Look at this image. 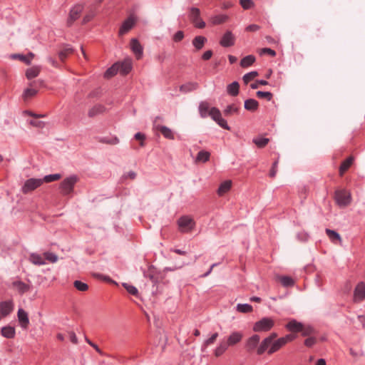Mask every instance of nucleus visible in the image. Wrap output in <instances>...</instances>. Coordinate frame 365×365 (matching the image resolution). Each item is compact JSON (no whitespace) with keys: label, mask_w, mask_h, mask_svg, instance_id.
I'll return each instance as SVG.
<instances>
[{"label":"nucleus","mask_w":365,"mask_h":365,"mask_svg":"<svg viewBox=\"0 0 365 365\" xmlns=\"http://www.w3.org/2000/svg\"><path fill=\"white\" fill-rule=\"evenodd\" d=\"M200 11L199 9L192 7L190 9V19L194 25L199 28L203 29L205 26V23L200 19Z\"/></svg>","instance_id":"nucleus-8"},{"label":"nucleus","mask_w":365,"mask_h":365,"mask_svg":"<svg viewBox=\"0 0 365 365\" xmlns=\"http://www.w3.org/2000/svg\"><path fill=\"white\" fill-rule=\"evenodd\" d=\"M238 113V108L235 105L228 106L226 109L224 110V113L226 115H231L234 113Z\"/></svg>","instance_id":"nucleus-52"},{"label":"nucleus","mask_w":365,"mask_h":365,"mask_svg":"<svg viewBox=\"0 0 365 365\" xmlns=\"http://www.w3.org/2000/svg\"><path fill=\"white\" fill-rule=\"evenodd\" d=\"M253 143L259 148L265 147L269 142V139L267 138H255Z\"/></svg>","instance_id":"nucleus-40"},{"label":"nucleus","mask_w":365,"mask_h":365,"mask_svg":"<svg viewBox=\"0 0 365 365\" xmlns=\"http://www.w3.org/2000/svg\"><path fill=\"white\" fill-rule=\"evenodd\" d=\"M117 64L119 65L118 71L123 75L128 74L132 68V61L130 59H126L123 62H118Z\"/></svg>","instance_id":"nucleus-21"},{"label":"nucleus","mask_w":365,"mask_h":365,"mask_svg":"<svg viewBox=\"0 0 365 365\" xmlns=\"http://www.w3.org/2000/svg\"><path fill=\"white\" fill-rule=\"evenodd\" d=\"M209 115L222 128L228 130L230 129L227 121L222 118V114L219 109L215 107L211 108L209 112Z\"/></svg>","instance_id":"nucleus-6"},{"label":"nucleus","mask_w":365,"mask_h":365,"mask_svg":"<svg viewBox=\"0 0 365 365\" xmlns=\"http://www.w3.org/2000/svg\"><path fill=\"white\" fill-rule=\"evenodd\" d=\"M260 29L259 26L257 24H251L246 27V31L250 32H255Z\"/></svg>","instance_id":"nucleus-63"},{"label":"nucleus","mask_w":365,"mask_h":365,"mask_svg":"<svg viewBox=\"0 0 365 365\" xmlns=\"http://www.w3.org/2000/svg\"><path fill=\"white\" fill-rule=\"evenodd\" d=\"M41 67L38 66L28 68L26 71V77L29 80L37 77L41 72Z\"/></svg>","instance_id":"nucleus-25"},{"label":"nucleus","mask_w":365,"mask_h":365,"mask_svg":"<svg viewBox=\"0 0 365 365\" xmlns=\"http://www.w3.org/2000/svg\"><path fill=\"white\" fill-rule=\"evenodd\" d=\"M123 286L130 294L138 296V291L136 287L127 283H123Z\"/></svg>","instance_id":"nucleus-50"},{"label":"nucleus","mask_w":365,"mask_h":365,"mask_svg":"<svg viewBox=\"0 0 365 365\" xmlns=\"http://www.w3.org/2000/svg\"><path fill=\"white\" fill-rule=\"evenodd\" d=\"M334 197L340 207H346L351 203V194L345 190H336Z\"/></svg>","instance_id":"nucleus-5"},{"label":"nucleus","mask_w":365,"mask_h":365,"mask_svg":"<svg viewBox=\"0 0 365 365\" xmlns=\"http://www.w3.org/2000/svg\"><path fill=\"white\" fill-rule=\"evenodd\" d=\"M210 156V153L205 150L200 151L196 157L195 163H205L209 160Z\"/></svg>","instance_id":"nucleus-31"},{"label":"nucleus","mask_w":365,"mask_h":365,"mask_svg":"<svg viewBox=\"0 0 365 365\" xmlns=\"http://www.w3.org/2000/svg\"><path fill=\"white\" fill-rule=\"evenodd\" d=\"M1 334L8 339H12L15 336V329L13 327L7 326L1 329Z\"/></svg>","instance_id":"nucleus-34"},{"label":"nucleus","mask_w":365,"mask_h":365,"mask_svg":"<svg viewBox=\"0 0 365 365\" xmlns=\"http://www.w3.org/2000/svg\"><path fill=\"white\" fill-rule=\"evenodd\" d=\"M242 336L243 335L241 332L234 331L228 336L226 344L228 346H235L242 340Z\"/></svg>","instance_id":"nucleus-20"},{"label":"nucleus","mask_w":365,"mask_h":365,"mask_svg":"<svg viewBox=\"0 0 365 365\" xmlns=\"http://www.w3.org/2000/svg\"><path fill=\"white\" fill-rule=\"evenodd\" d=\"M78 181L76 175H71L65 178L60 184V191L63 195H68L73 192L74 185Z\"/></svg>","instance_id":"nucleus-2"},{"label":"nucleus","mask_w":365,"mask_h":365,"mask_svg":"<svg viewBox=\"0 0 365 365\" xmlns=\"http://www.w3.org/2000/svg\"><path fill=\"white\" fill-rule=\"evenodd\" d=\"M232 182L230 180H227L222 182L219 188L217 190V193L220 197L225 195L232 188Z\"/></svg>","instance_id":"nucleus-19"},{"label":"nucleus","mask_w":365,"mask_h":365,"mask_svg":"<svg viewBox=\"0 0 365 365\" xmlns=\"http://www.w3.org/2000/svg\"><path fill=\"white\" fill-rule=\"evenodd\" d=\"M130 48L134 54L135 55L136 58L138 59H140L143 55V47L137 39H131Z\"/></svg>","instance_id":"nucleus-18"},{"label":"nucleus","mask_w":365,"mask_h":365,"mask_svg":"<svg viewBox=\"0 0 365 365\" xmlns=\"http://www.w3.org/2000/svg\"><path fill=\"white\" fill-rule=\"evenodd\" d=\"M235 36L231 31H227L222 36L220 43L223 47H230L235 44Z\"/></svg>","instance_id":"nucleus-14"},{"label":"nucleus","mask_w":365,"mask_h":365,"mask_svg":"<svg viewBox=\"0 0 365 365\" xmlns=\"http://www.w3.org/2000/svg\"><path fill=\"white\" fill-rule=\"evenodd\" d=\"M365 299V284L360 282L357 284L354 290V300L362 301Z\"/></svg>","instance_id":"nucleus-17"},{"label":"nucleus","mask_w":365,"mask_h":365,"mask_svg":"<svg viewBox=\"0 0 365 365\" xmlns=\"http://www.w3.org/2000/svg\"><path fill=\"white\" fill-rule=\"evenodd\" d=\"M258 108V102L255 100V99H248V100H246L245 102V108L248 110H251V111H254V110H256Z\"/></svg>","instance_id":"nucleus-35"},{"label":"nucleus","mask_w":365,"mask_h":365,"mask_svg":"<svg viewBox=\"0 0 365 365\" xmlns=\"http://www.w3.org/2000/svg\"><path fill=\"white\" fill-rule=\"evenodd\" d=\"M302 335L304 336H310L315 333L314 329L309 325H304L302 324V328L300 330Z\"/></svg>","instance_id":"nucleus-38"},{"label":"nucleus","mask_w":365,"mask_h":365,"mask_svg":"<svg viewBox=\"0 0 365 365\" xmlns=\"http://www.w3.org/2000/svg\"><path fill=\"white\" fill-rule=\"evenodd\" d=\"M257 76H258V73L257 71H251L250 73H246L243 76V81L245 84H247L249 82L252 81Z\"/></svg>","instance_id":"nucleus-46"},{"label":"nucleus","mask_w":365,"mask_h":365,"mask_svg":"<svg viewBox=\"0 0 365 365\" xmlns=\"http://www.w3.org/2000/svg\"><path fill=\"white\" fill-rule=\"evenodd\" d=\"M237 310L242 313H248L252 311V307L248 304H238Z\"/></svg>","instance_id":"nucleus-44"},{"label":"nucleus","mask_w":365,"mask_h":365,"mask_svg":"<svg viewBox=\"0 0 365 365\" xmlns=\"http://www.w3.org/2000/svg\"><path fill=\"white\" fill-rule=\"evenodd\" d=\"M210 110V105L207 102L202 101L200 103L199 112L202 118H205L209 115Z\"/></svg>","instance_id":"nucleus-30"},{"label":"nucleus","mask_w":365,"mask_h":365,"mask_svg":"<svg viewBox=\"0 0 365 365\" xmlns=\"http://www.w3.org/2000/svg\"><path fill=\"white\" fill-rule=\"evenodd\" d=\"M43 258L49 261L50 262L54 263L58 260V256L52 252H46L43 253Z\"/></svg>","instance_id":"nucleus-48"},{"label":"nucleus","mask_w":365,"mask_h":365,"mask_svg":"<svg viewBox=\"0 0 365 365\" xmlns=\"http://www.w3.org/2000/svg\"><path fill=\"white\" fill-rule=\"evenodd\" d=\"M239 83L237 82H233L227 86V93L231 96H235L239 93Z\"/></svg>","instance_id":"nucleus-39"},{"label":"nucleus","mask_w":365,"mask_h":365,"mask_svg":"<svg viewBox=\"0 0 365 365\" xmlns=\"http://www.w3.org/2000/svg\"><path fill=\"white\" fill-rule=\"evenodd\" d=\"M296 336L293 334H287L284 337H281L274 341H273L269 348L267 349V354L272 355L274 353L279 351L282 346H284L287 343L293 341L295 339Z\"/></svg>","instance_id":"nucleus-1"},{"label":"nucleus","mask_w":365,"mask_h":365,"mask_svg":"<svg viewBox=\"0 0 365 365\" xmlns=\"http://www.w3.org/2000/svg\"><path fill=\"white\" fill-rule=\"evenodd\" d=\"M135 138L140 141V146H144L145 135L141 133H137L135 135Z\"/></svg>","instance_id":"nucleus-61"},{"label":"nucleus","mask_w":365,"mask_h":365,"mask_svg":"<svg viewBox=\"0 0 365 365\" xmlns=\"http://www.w3.org/2000/svg\"><path fill=\"white\" fill-rule=\"evenodd\" d=\"M354 162V158L352 156L349 157L344 162H342L341 165L339 167V175L342 176L344 173L348 170V169L351 167Z\"/></svg>","instance_id":"nucleus-27"},{"label":"nucleus","mask_w":365,"mask_h":365,"mask_svg":"<svg viewBox=\"0 0 365 365\" xmlns=\"http://www.w3.org/2000/svg\"><path fill=\"white\" fill-rule=\"evenodd\" d=\"M255 61V57L252 55H249L243 58L240 61V66L243 68H247L251 66Z\"/></svg>","instance_id":"nucleus-37"},{"label":"nucleus","mask_w":365,"mask_h":365,"mask_svg":"<svg viewBox=\"0 0 365 365\" xmlns=\"http://www.w3.org/2000/svg\"><path fill=\"white\" fill-rule=\"evenodd\" d=\"M263 53H267L272 56H274L276 53L274 50L269 48H264L261 50V54Z\"/></svg>","instance_id":"nucleus-64"},{"label":"nucleus","mask_w":365,"mask_h":365,"mask_svg":"<svg viewBox=\"0 0 365 365\" xmlns=\"http://www.w3.org/2000/svg\"><path fill=\"white\" fill-rule=\"evenodd\" d=\"M286 328L292 332H300V330L302 328V323L299 322L295 319H292L286 324Z\"/></svg>","instance_id":"nucleus-23"},{"label":"nucleus","mask_w":365,"mask_h":365,"mask_svg":"<svg viewBox=\"0 0 365 365\" xmlns=\"http://www.w3.org/2000/svg\"><path fill=\"white\" fill-rule=\"evenodd\" d=\"M155 128L159 130L165 138L170 140L174 139V134L169 128L164 125H155Z\"/></svg>","instance_id":"nucleus-22"},{"label":"nucleus","mask_w":365,"mask_h":365,"mask_svg":"<svg viewBox=\"0 0 365 365\" xmlns=\"http://www.w3.org/2000/svg\"><path fill=\"white\" fill-rule=\"evenodd\" d=\"M229 19L228 16L225 14L216 15L210 19V21L214 25L222 24Z\"/></svg>","instance_id":"nucleus-32"},{"label":"nucleus","mask_w":365,"mask_h":365,"mask_svg":"<svg viewBox=\"0 0 365 365\" xmlns=\"http://www.w3.org/2000/svg\"><path fill=\"white\" fill-rule=\"evenodd\" d=\"M268 84V82L266 81H264V80H261V81H257V82L254 83H252L250 85V87L252 88V89H257L259 88V86L260 85H267Z\"/></svg>","instance_id":"nucleus-60"},{"label":"nucleus","mask_w":365,"mask_h":365,"mask_svg":"<svg viewBox=\"0 0 365 365\" xmlns=\"http://www.w3.org/2000/svg\"><path fill=\"white\" fill-rule=\"evenodd\" d=\"M135 19L133 16L128 18L122 24L119 30V35L123 36L128 32L135 25Z\"/></svg>","instance_id":"nucleus-12"},{"label":"nucleus","mask_w":365,"mask_h":365,"mask_svg":"<svg viewBox=\"0 0 365 365\" xmlns=\"http://www.w3.org/2000/svg\"><path fill=\"white\" fill-rule=\"evenodd\" d=\"M14 309L12 302H3L0 303V319L9 315Z\"/></svg>","instance_id":"nucleus-13"},{"label":"nucleus","mask_w":365,"mask_h":365,"mask_svg":"<svg viewBox=\"0 0 365 365\" xmlns=\"http://www.w3.org/2000/svg\"><path fill=\"white\" fill-rule=\"evenodd\" d=\"M119 70V65L115 63L110 68H109L105 73V76L106 78H110L115 75Z\"/></svg>","instance_id":"nucleus-42"},{"label":"nucleus","mask_w":365,"mask_h":365,"mask_svg":"<svg viewBox=\"0 0 365 365\" xmlns=\"http://www.w3.org/2000/svg\"><path fill=\"white\" fill-rule=\"evenodd\" d=\"M178 225L181 232H190L193 230L195 222L191 217L183 216L178 220Z\"/></svg>","instance_id":"nucleus-4"},{"label":"nucleus","mask_w":365,"mask_h":365,"mask_svg":"<svg viewBox=\"0 0 365 365\" xmlns=\"http://www.w3.org/2000/svg\"><path fill=\"white\" fill-rule=\"evenodd\" d=\"M240 4L245 9H248L252 7L253 3L251 0H240Z\"/></svg>","instance_id":"nucleus-58"},{"label":"nucleus","mask_w":365,"mask_h":365,"mask_svg":"<svg viewBox=\"0 0 365 365\" xmlns=\"http://www.w3.org/2000/svg\"><path fill=\"white\" fill-rule=\"evenodd\" d=\"M73 285L78 290L81 291V292H85V291L88 290V286L87 284L82 282L81 281H78V280H76L73 282Z\"/></svg>","instance_id":"nucleus-49"},{"label":"nucleus","mask_w":365,"mask_h":365,"mask_svg":"<svg viewBox=\"0 0 365 365\" xmlns=\"http://www.w3.org/2000/svg\"><path fill=\"white\" fill-rule=\"evenodd\" d=\"M198 87V83L195 82H188L180 86V91L183 93H187L192 91L197 90Z\"/></svg>","instance_id":"nucleus-24"},{"label":"nucleus","mask_w":365,"mask_h":365,"mask_svg":"<svg viewBox=\"0 0 365 365\" xmlns=\"http://www.w3.org/2000/svg\"><path fill=\"white\" fill-rule=\"evenodd\" d=\"M83 6L82 4H77L71 9L68 19V24L69 25H71L74 21H76L80 16V14L83 11Z\"/></svg>","instance_id":"nucleus-11"},{"label":"nucleus","mask_w":365,"mask_h":365,"mask_svg":"<svg viewBox=\"0 0 365 365\" xmlns=\"http://www.w3.org/2000/svg\"><path fill=\"white\" fill-rule=\"evenodd\" d=\"M256 96L259 98H265L267 101H270L272 98V94L267 91H257Z\"/></svg>","instance_id":"nucleus-53"},{"label":"nucleus","mask_w":365,"mask_h":365,"mask_svg":"<svg viewBox=\"0 0 365 365\" xmlns=\"http://www.w3.org/2000/svg\"><path fill=\"white\" fill-rule=\"evenodd\" d=\"M184 38V34L182 31H179L175 34L173 36V41L175 42H179L182 41Z\"/></svg>","instance_id":"nucleus-59"},{"label":"nucleus","mask_w":365,"mask_h":365,"mask_svg":"<svg viewBox=\"0 0 365 365\" xmlns=\"http://www.w3.org/2000/svg\"><path fill=\"white\" fill-rule=\"evenodd\" d=\"M100 142H101L103 143H106V144L116 145L119 143V140L116 137L111 138H103L100 140Z\"/></svg>","instance_id":"nucleus-54"},{"label":"nucleus","mask_w":365,"mask_h":365,"mask_svg":"<svg viewBox=\"0 0 365 365\" xmlns=\"http://www.w3.org/2000/svg\"><path fill=\"white\" fill-rule=\"evenodd\" d=\"M61 175L60 174H52V175H46L41 180H43V182H51L53 181L58 180L59 179H61Z\"/></svg>","instance_id":"nucleus-47"},{"label":"nucleus","mask_w":365,"mask_h":365,"mask_svg":"<svg viewBox=\"0 0 365 365\" xmlns=\"http://www.w3.org/2000/svg\"><path fill=\"white\" fill-rule=\"evenodd\" d=\"M277 279L284 287H291L294 285V280L289 277L279 276Z\"/></svg>","instance_id":"nucleus-41"},{"label":"nucleus","mask_w":365,"mask_h":365,"mask_svg":"<svg viewBox=\"0 0 365 365\" xmlns=\"http://www.w3.org/2000/svg\"><path fill=\"white\" fill-rule=\"evenodd\" d=\"M277 337V333H272L269 336L264 338L259 345V347L257 349V354L258 355H262V354H264L269 348V346L271 345V344L275 341L274 339Z\"/></svg>","instance_id":"nucleus-7"},{"label":"nucleus","mask_w":365,"mask_h":365,"mask_svg":"<svg viewBox=\"0 0 365 365\" xmlns=\"http://www.w3.org/2000/svg\"><path fill=\"white\" fill-rule=\"evenodd\" d=\"M135 177H136V173L134 171H129L128 173H125L123 176V178L124 179H130V180L135 179Z\"/></svg>","instance_id":"nucleus-62"},{"label":"nucleus","mask_w":365,"mask_h":365,"mask_svg":"<svg viewBox=\"0 0 365 365\" xmlns=\"http://www.w3.org/2000/svg\"><path fill=\"white\" fill-rule=\"evenodd\" d=\"M317 342V339L313 336H308L304 341V345L307 347H312Z\"/></svg>","instance_id":"nucleus-56"},{"label":"nucleus","mask_w":365,"mask_h":365,"mask_svg":"<svg viewBox=\"0 0 365 365\" xmlns=\"http://www.w3.org/2000/svg\"><path fill=\"white\" fill-rule=\"evenodd\" d=\"M13 287L21 294H24L29 290V286L21 281L14 282Z\"/></svg>","instance_id":"nucleus-28"},{"label":"nucleus","mask_w":365,"mask_h":365,"mask_svg":"<svg viewBox=\"0 0 365 365\" xmlns=\"http://www.w3.org/2000/svg\"><path fill=\"white\" fill-rule=\"evenodd\" d=\"M29 261L35 265H43L45 264L43 255L41 256L36 253H32L30 255Z\"/></svg>","instance_id":"nucleus-26"},{"label":"nucleus","mask_w":365,"mask_h":365,"mask_svg":"<svg viewBox=\"0 0 365 365\" xmlns=\"http://www.w3.org/2000/svg\"><path fill=\"white\" fill-rule=\"evenodd\" d=\"M36 85V81H33L29 83V87L27 88L23 93L22 97L24 101H26L36 95L38 91L35 88Z\"/></svg>","instance_id":"nucleus-15"},{"label":"nucleus","mask_w":365,"mask_h":365,"mask_svg":"<svg viewBox=\"0 0 365 365\" xmlns=\"http://www.w3.org/2000/svg\"><path fill=\"white\" fill-rule=\"evenodd\" d=\"M274 325L272 319L264 317L255 323L253 330L257 332H263L269 331Z\"/></svg>","instance_id":"nucleus-3"},{"label":"nucleus","mask_w":365,"mask_h":365,"mask_svg":"<svg viewBox=\"0 0 365 365\" xmlns=\"http://www.w3.org/2000/svg\"><path fill=\"white\" fill-rule=\"evenodd\" d=\"M260 341V336L257 334H254L247 339L245 347L248 351H252L255 349H257L259 343Z\"/></svg>","instance_id":"nucleus-10"},{"label":"nucleus","mask_w":365,"mask_h":365,"mask_svg":"<svg viewBox=\"0 0 365 365\" xmlns=\"http://www.w3.org/2000/svg\"><path fill=\"white\" fill-rule=\"evenodd\" d=\"M106 110V108L102 105H96L88 111V115L93 117L98 114L103 113Z\"/></svg>","instance_id":"nucleus-36"},{"label":"nucleus","mask_w":365,"mask_h":365,"mask_svg":"<svg viewBox=\"0 0 365 365\" xmlns=\"http://www.w3.org/2000/svg\"><path fill=\"white\" fill-rule=\"evenodd\" d=\"M17 316L21 327L23 329H26L29 324L28 314L24 309H19Z\"/></svg>","instance_id":"nucleus-16"},{"label":"nucleus","mask_w":365,"mask_h":365,"mask_svg":"<svg viewBox=\"0 0 365 365\" xmlns=\"http://www.w3.org/2000/svg\"><path fill=\"white\" fill-rule=\"evenodd\" d=\"M227 347L228 346L226 343H220L215 350V355L217 357L221 356L227 349Z\"/></svg>","instance_id":"nucleus-45"},{"label":"nucleus","mask_w":365,"mask_h":365,"mask_svg":"<svg viewBox=\"0 0 365 365\" xmlns=\"http://www.w3.org/2000/svg\"><path fill=\"white\" fill-rule=\"evenodd\" d=\"M11 58L14 60H19L21 61H23L27 65L30 64V60L28 59V57L22 54H12L11 56Z\"/></svg>","instance_id":"nucleus-51"},{"label":"nucleus","mask_w":365,"mask_h":365,"mask_svg":"<svg viewBox=\"0 0 365 365\" xmlns=\"http://www.w3.org/2000/svg\"><path fill=\"white\" fill-rule=\"evenodd\" d=\"M325 232H326V234L327 235V236L329 237V238L330 239V240L333 243H336L337 242H340L341 241V237L340 235L338 232H336V231L330 230V229H326Z\"/></svg>","instance_id":"nucleus-29"},{"label":"nucleus","mask_w":365,"mask_h":365,"mask_svg":"<svg viewBox=\"0 0 365 365\" xmlns=\"http://www.w3.org/2000/svg\"><path fill=\"white\" fill-rule=\"evenodd\" d=\"M73 50L71 47H66L59 52L58 56L61 61H63L68 56L73 53Z\"/></svg>","instance_id":"nucleus-43"},{"label":"nucleus","mask_w":365,"mask_h":365,"mask_svg":"<svg viewBox=\"0 0 365 365\" xmlns=\"http://www.w3.org/2000/svg\"><path fill=\"white\" fill-rule=\"evenodd\" d=\"M206 41L207 38L205 37L198 36L194 38L192 40V44L197 50H200L204 46Z\"/></svg>","instance_id":"nucleus-33"},{"label":"nucleus","mask_w":365,"mask_h":365,"mask_svg":"<svg viewBox=\"0 0 365 365\" xmlns=\"http://www.w3.org/2000/svg\"><path fill=\"white\" fill-rule=\"evenodd\" d=\"M218 336V334L217 333H215L213 334L209 339H207L205 342H204V344L203 346L205 347L209 346V345H211L212 344H214V342L216 341L217 338Z\"/></svg>","instance_id":"nucleus-55"},{"label":"nucleus","mask_w":365,"mask_h":365,"mask_svg":"<svg viewBox=\"0 0 365 365\" xmlns=\"http://www.w3.org/2000/svg\"><path fill=\"white\" fill-rule=\"evenodd\" d=\"M30 125L36 128H43L45 125L44 122L37 119H33L29 121Z\"/></svg>","instance_id":"nucleus-57"},{"label":"nucleus","mask_w":365,"mask_h":365,"mask_svg":"<svg viewBox=\"0 0 365 365\" xmlns=\"http://www.w3.org/2000/svg\"><path fill=\"white\" fill-rule=\"evenodd\" d=\"M42 184L43 180L41 179L31 178L25 182L21 190L24 194H26L40 187Z\"/></svg>","instance_id":"nucleus-9"}]
</instances>
